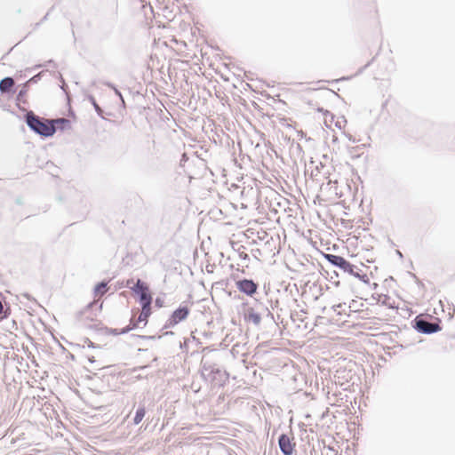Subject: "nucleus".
Instances as JSON below:
<instances>
[{
	"mask_svg": "<svg viewBox=\"0 0 455 455\" xmlns=\"http://www.w3.org/2000/svg\"><path fill=\"white\" fill-rule=\"evenodd\" d=\"M14 85V80L11 77H5L0 82V91L2 92H9Z\"/></svg>",
	"mask_w": 455,
	"mask_h": 455,
	"instance_id": "nucleus-10",
	"label": "nucleus"
},
{
	"mask_svg": "<svg viewBox=\"0 0 455 455\" xmlns=\"http://www.w3.org/2000/svg\"><path fill=\"white\" fill-rule=\"evenodd\" d=\"M145 413H146L145 408H143V407L139 408L137 410L136 414L133 419L134 424L138 425L139 423H140L145 416Z\"/></svg>",
	"mask_w": 455,
	"mask_h": 455,
	"instance_id": "nucleus-12",
	"label": "nucleus"
},
{
	"mask_svg": "<svg viewBox=\"0 0 455 455\" xmlns=\"http://www.w3.org/2000/svg\"><path fill=\"white\" fill-rule=\"evenodd\" d=\"M151 315V303H143L141 305V312L139 315V321L147 322L148 316Z\"/></svg>",
	"mask_w": 455,
	"mask_h": 455,
	"instance_id": "nucleus-9",
	"label": "nucleus"
},
{
	"mask_svg": "<svg viewBox=\"0 0 455 455\" xmlns=\"http://www.w3.org/2000/svg\"><path fill=\"white\" fill-rule=\"evenodd\" d=\"M28 125L40 135L49 137L55 132L54 124L51 120H43L33 112H28L26 116Z\"/></svg>",
	"mask_w": 455,
	"mask_h": 455,
	"instance_id": "nucleus-1",
	"label": "nucleus"
},
{
	"mask_svg": "<svg viewBox=\"0 0 455 455\" xmlns=\"http://www.w3.org/2000/svg\"><path fill=\"white\" fill-rule=\"evenodd\" d=\"M51 123L54 124V129L56 130H69L71 128V122L66 118H58L54 120H51Z\"/></svg>",
	"mask_w": 455,
	"mask_h": 455,
	"instance_id": "nucleus-8",
	"label": "nucleus"
},
{
	"mask_svg": "<svg viewBox=\"0 0 455 455\" xmlns=\"http://www.w3.org/2000/svg\"><path fill=\"white\" fill-rule=\"evenodd\" d=\"M345 372H346V370H339V371H337V374L335 375V378H337V379H338V380H336V383H338V384H339V385H340V386L344 385V382H342V381H340V380H339V378H340V377H339V374H340V373H345Z\"/></svg>",
	"mask_w": 455,
	"mask_h": 455,
	"instance_id": "nucleus-14",
	"label": "nucleus"
},
{
	"mask_svg": "<svg viewBox=\"0 0 455 455\" xmlns=\"http://www.w3.org/2000/svg\"><path fill=\"white\" fill-rule=\"evenodd\" d=\"M4 307L2 302L0 301V314L3 312Z\"/></svg>",
	"mask_w": 455,
	"mask_h": 455,
	"instance_id": "nucleus-16",
	"label": "nucleus"
},
{
	"mask_svg": "<svg viewBox=\"0 0 455 455\" xmlns=\"http://www.w3.org/2000/svg\"><path fill=\"white\" fill-rule=\"evenodd\" d=\"M108 291L107 283H100L94 289V299L101 298Z\"/></svg>",
	"mask_w": 455,
	"mask_h": 455,
	"instance_id": "nucleus-11",
	"label": "nucleus"
},
{
	"mask_svg": "<svg viewBox=\"0 0 455 455\" xmlns=\"http://www.w3.org/2000/svg\"><path fill=\"white\" fill-rule=\"evenodd\" d=\"M323 116H324V123H325L326 126L329 127V128H331L332 127V121H333L332 114L330 111H328V110H324L323 111Z\"/></svg>",
	"mask_w": 455,
	"mask_h": 455,
	"instance_id": "nucleus-13",
	"label": "nucleus"
},
{
	"mask_svg": "<svg viewBox=\"0 0 455 455\" xmlns=\"http://www.w3.org/2000/svg\"><path fill=\"white\" fill-rule=\"evenodd\" d=\"M236 287L240 291L249 296H252L258 288L257 284L252 280L249 279H243L236 282Z\"/></svg>",
	"mask_w": 455,
	"mask_h": 455,
	"instance_id": "nucleus-6",
	"label": "nucleus"
},
{
	"mask_svg": "<svg viewBox=\"0 0 455 455\" xmlns=\"http://www.w3.org/2000/svg\"><path fill=\"white\" fill-rule=\"evenodd\" d=\"M318 198H320L321 200H323V199L322 198V196H321V195H319V196H318Z\"/></svg>",
	"mask_w": 455,
	"mask_h": 455,
	"instance_id": "nucleus-17",
	"label": "nucleus"
},
{
	"mask_svg": "<svg viewBox=\"0 0 455 455\" xmlns=\"http://www.w3.org/2000/svg\"><path fill=\"white\" fill-rule=\"evenodd\" d=\"M133 291L140 295V300L141 305L143 303H151L152 296L149 292L148 286L141 282L140 279L137 280Z\"/></svg>",
	"mask_w": 455,
	"mask_h": 455,
	"instance_id": "nucleus-2",
	"label": "nucleus"
},
{
	"mask_svg": "<svg viewBox=\"0 0 455 455\" xmlns=\"http://www.w3.org/2000/svg\"><path fill=\"white\" fill-rule=\"evenodd\" d=\"M279 446L284 455H291L295 448L293 438L287 435H281L279 437Z\"/></svg>",
	"mask_w": 455,
	"mask_h": 455,
	"instance_id": "nucleus-5",
	"label": "nucleus"
},
{
	"mask_svg": "<svg viewBox=\"0 0 455 455\" xmlns=\"http://www.w3.org/2000/svg\"><path fill=\"white\" fill-rule=\"evenodd\" d=\"M356 303H357V301L353 300L349 306V307L352 308L354 311H358V309L356 308Z\"/></svg>",
	"mask_w": 455,
	"mask_h": 455,
	"instance_id": "nucleus-15",
	"label": "nucleus"
},
{
	"mask_svg": "<svg viewBox=\"0 0 455 455\" xmlns=\"http://www.w3.org/2000/svg\"><path fill=\"white\" fill-rule=\"evenodd\" d=\"M324 257L332 265L337 266L345 271H353V266L348 261H347L343 257L333 254H325Z\"/></svg>",
	"mask_w": 455,
	"mask_h": 455,
	"instance_id": "nucleus-3",
	"label": "nucleus"
},
{
	"mask_svg": "<svg viewBox=\"0 0 455 455\" xmlns=\"http://www.w3.org/2000/svg\"><path fill=\"white\" fill-rule=\"evenodd\" d=\"M190 309L187 306H181L177 308L171 315L169 319V324L174 326L180 322L185 320L189 315Z\"/></svg>",
	"mask_w": 455,
	"mask_h": 455,
	"instance_id": "nucleus-4",
	"label": "nucleus"
},
{
	"mask_svg": "<svg viewBox=\"0 0 455 455\" xmlns=\"http://www.w3.org/2000/svg\"><path fill=\"white\" fill-rule=\"evenodd\" d=\"M417 327L419 331L425 333H433L439 329V326L437 324L428 323L424 320L418 321Z\"/></svg>",
	"mask_w": 455,
	"mask_h": 455,
	"instance_id": "nucleus-7",
	"label": "nucleus"
}]
</instances>
